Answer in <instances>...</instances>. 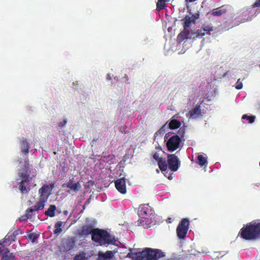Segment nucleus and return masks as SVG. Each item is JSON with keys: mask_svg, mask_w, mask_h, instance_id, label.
Instances as JSON below:
<instances>
[{"mask_svg": "<svg viewBox=\"0 0 260 260\" xmlns=\"http://www.w3.org/2000/svg\"><path fill=\"white\" fill-rule=\"evenodd\" d=\"M127 257L133 260H164L166 254L159 249L146 247L140 252L128 253Z\"/></svg>", "mask_w": 260, "mask_h": 260, "instance_id": "nucleus-1", "label": "nucleus"}, {"mask_svg": "<svg viewBox=\"0 0 260 260\" xmlns=\"http://www.w3.org/2000/svg\"><path fill=\"white\" fill-rule=\"evenodd\" d=\"M238 236L246 241L255 240L260 238V222H251L241 229Z\"/></svg>", "mask_w": 260, "mask_h": 260, "instance_id": "nucleus-2", "label": "nucleus"}, {"mask_svg": "<svg viewBox=\"0 0 260 260\" xmlns=\"http://www.w3.org/2000/svg\"><path fill=\"white\" fill-rule=\"evenodd\" d=\"M200 15L198 13L192 14L191 16L186 15L184 18L181 20L182 22L183 29L177 37V41L181 43L185 39H189L190 36L193 30L190 28L192 25H194L196 20L199 18Z\"/></svg>", "mask_w": 260, "mask_h": 260, "instance_id": "nucleus-3", "label": "nucleus"}, {"mask_svg": "<svg viewBox=\"0 0 260 260\" xmlns=\"http://www.w3.org/2000/svg\"><path fill=\"white\" fill-rule=\"evenodd\" d=\"M92 240L96 243H99L101 245L114 244L116 242L115 237L110 235L106 230L94 229Z\"/></svg>", "mask_w": 260, "mask_h": 260, "instance_id": "nucleus-4", "label": "nucleus"}, {"mask_svg": "<svg viewBox=\"0 0 260 260\" xmlns=\"http://www.w3.org/2000/svg\"><path fill=\"white\" fill-rule=\"evenodd\" d=\"M24 167L26 169V172H19L18 173L21 180L19 183V188L22 194L25 193L30 190L29 184L32 179V176H30V174L27 172L29 169V163L24 164Z\"/></svg>", "mask_w": 260, "mask_h": 260, "instance_id": "nucleus-5", "label": "nucleus"}, {"mask_svg": "<svg viewBox=\"0 0 260 260\" xmlns=\"http://www.w3.org/2000/svg\"><path fill=\"white\" fill-rule=\"evenodd\" d=\"M213 30V26L211 24H204L202 25L200 29H198L196 31L192 32L189 39H196L203 38L206 34H210V31Z\"/></svg>", "mask_w": 260, "mask_h": 260, "instance_id": "nucleus-6", "label": "nucleus"}, {"mask_svg": "<svg viewBox=\"0 0 260 260\" xmlns=\"http://www.w3.org/2000/svg\"><path fill=\"white\" fill-rule=\"evenodd\" d=\"M189 220L187 218H183L179 223L176 233L177 237L180 239H183L186 237L189 228Z\"/></svg>", "mask_w": 260, "mask_h": 260, "instance_id": "nucleus-7", "label": "nucleus"}, {"mask_svg": "<svg viewBox=\"0 0 260 260\" xmlns=\"http://www.w3.org/2000/svg\"><path fill=\"white\" fill-rule=\"evenodd\" d=\"M167 163L169 169L173 172H176L181 166V161L175 154H168Z\"/></svg>", "mask_w": 260, "mask_h": 260, "instance_id": "nucleus-8", "label": "nucleus"}, {"mask_svg": "<svg viewBox=\"0 0 260 260\" xmlns=\"http://www.w3.org/2000/svg\"><path fill=\"white\" fill-rule=\"evenodd\" d=\"M181 139L176 135L171 137L166 143V146L169 151L173 152L177 150L180 146Z\"/></svg>", "mask_w": 260, "mask_h": 260, "instance_id": "nucleus-9", "label": "nucleus"}, {"mask_svg": "<svg viewBox=\"0 0 260 260\" xmlns=\"http://www.w3.org/2000/svg\"><path fill=\"white\" fill-rule=\"evenodd\" d=\"M53 187V185H43L39 190L40 198L47 201Z\"/></svg>", "mask_w": 260, "mask_h": 260, "instance_id": "nucleus-10", "label": "nucleus"}, {"mask_svg": "<svg viewBox=\"0 0 260 260\" xmlns=\"http://www.w3.org/2000/svg\"><path fill=\"white\" fill-rule=\"evenodd\" d=\"M115 186L119 192L122 194L126 193V182L124 178H119L115 180Z\"/></svg>", "mask_w": 260, "mask_h": 260, "instance_id": "nucleus-11", "label": "nucleus"}, {"mask_svg": "<svg viewBox=\"0 0 260 260\" xmlns=\"http://www.w3.org/2000/svg\"><path fill=\"white\" fill-rule=\"evenodd\" d=\"M94 229L92 225H83L82 226L81 229L78 230V235L80 236H86L91 234L92 236L93 235Z\"/></svg>", "mask_w": 260, "mask_h": 260, "instance_id": "nucleus-12", "label": "nucleus"}, {"mask_svg": "<svg viewBox=\"0 0 260 260\" xmlns=\"http://www.w3.org/2000/svg\"><path fill=\"white\" fill-rule=\"evenodd\" d=\"M202 116L200 105H196V107L190 110L187 113V117L189 118H197Z\"/></svg>", "mask_w": 260, "mask_h": 260, "instance_id": "nucleus-13", "label": "nucleus"}, {"mask_svg": "<svg viewBox=\"0 0 260 260\" xmlns=\"http://www.w3.org/2000/svg\"><path fill=\"white\" fill-rule=\"evenodd\" d=\"M47 202V201L43 200L40 198H39V201L36 203V204L28 209V211L30 212L32 214L35 211H37L40 210H42L44 208L45 206V203Z\"/></svg>", "mask_w": 260, "mask_h": 260, "instance_id": "nucleus-14", "label": "nucleus"}, {"mask_svg": "<svg viewBox=\"0 0 260 260\" xmlns=\"http://www.w3.org/2000/svg\"><path fill=\"white\" fill-rule=\"evenodd\" d=\"M151 211L150 206L148 204L141 205L139 207L138 214L140 216L147 215Z\"/></svg>", "mask_w": 260, "mask_h": 260, "instance_id": "nucleus-15", "label": "nucleus"}, {"mask_svg": "<svg viewBox=\"0 0 260 260\" xmlns=\"http://www.w3.org/2000/svg\"><path fill=\"white\" fill-rule=\"evenodd\" d=\"M30 146L29 143L26 140L21 141V150L22 152L26 156H28Z\"/></svg>", "mask_w": 260, "mask_h": 260, "instance_id": "nucleus-16", "label": "nucleus"}, {"mask_svg": "<svg viewBox=\"0 0 260 260\" xmlns=\"http://www.w3.org/2000/svg\"><path fill=\"white\" fill-rule=\"evenodd\" d=\"M2 256L1 260H15V255L13 253H10L8 248H6L2 253Z\"/></svg>", "mask_w": 260, "mask_h": 260, "instance_id": "nucleus-17", "label": "nucleus"}, {"mask_svg": "<svg viewBox=\"0 0 260 260\" xmlns=\"http://www.w3.org/2000/svg\"><path fill=\"white\" fill-rule=\"evenodd\" d=\"M157 162L158 167L161 172H165L167 171L168 166L167 161H166L165 158L161 157L158 160H157Z\"/></svg>", "mask_w": 260, "mask_h": 260, "instance_id": "nucleus-18", "label": "nucleus"}, {"mask_svg": "<svg viewBox=\"0 0 260 260\" xmlns=\"http://www.w3.org/2000/svg\"><path fill=\"white\" fill-rule=\"evenodd\" d=\"M113 255L111 251H107L105 253L100 252L99 253V260H109Z\"/></svg>", "mask_w": 260, "mask_h": 260, "instance_id": "nucleus-19", "label": "nucleus"}, {"mask_svg": "<svg viewBox=\"0 0 260 260\" xmlns=\"http://www.w3.org/2000/svg\"><path fill=\"white\" fill-rule=\"evenodd\" d=\"M65 186H66L68 188H70L71 190H73L75 192H77L81 188V185L80 183H79V182H78L77 183L73 184L71 186H70V183L69 184H63L62 185V187H65Z\"/></svg>", "mask_w": 260, "mask_h": 260, "instance_id": "nucleus-20", "label": "nucleus"}, {"mask_svg": "<svg viewBox=\"0 0 260 260\" xmlns=\"http://www.w3.org/2000/svg\"><path fill=\"white\" fill-rule=\"evenodd\" d=\"M226 12V9L219 8L217 9H213L211 12V15L213 16L219 17L223 14H225Z\"/></svg>", "mask_w": 260, "mask_h": 260, "instance_id": "nucleus-21", "label": "nucleus"}, {"mask_svg": "<svg viewBox=\"0 0 260 260\" xmlns=\"http://www.w3.org/2000/svg\"><path fill=\"white\" fill-rule=\"evenodd\" d=\"M56 209V207L54 205H50L49 208L47 210L45 211V214L50 217H53L55 216V211Z\"/></svg>", "mask_w": 260, "mask_h": 260, "instance_id": "nucleus-22", "label": "nucleus"}, {"mask_svg": "<svg viewBox=\"0 0 260 260\" xmlns=\"http://www.w3.org/2000/svg\"><path fill=\"white\" fill-rule=\"evenodd\" d=\"M181 125V122L177 119H172L169 124V128L175 129L179 128Z\"/></svg>", "mask_w": 260, "mask_h": 260, "instance_id": "nucleus-23", "label": "nucleus"}, {"mask_svg": "<svg viewBox=\"0 0 260 260\" xmlns=\"http://www.w3.org/2000/svg\"><path fill=\"white\" fill-rule=\"evenodd\" d=\"M63 224V222L60 221H58L56 222L55 224L54 227L55 228V230L54 231V234L58 235L60 234L62 230L61 229V226Z\"/></svg>", "mask_w": 260, "mask_h": 260, "instance_id": "nucleus-24", "label": "nucleus"}, {"mask_svg": "<svg viewBox=\"0 0 260 260\" xmlns=\"http://www.w3.org/2000/svg\"><path fill=\"white\" fill-rule=\"evenodd\" d=\"M170 0H158L156 4V10L159 11L165 7L167 2H169Z\"/></svg>", "mask_w": 260, "mask_h": 260, "instance_id": "nucleus-25", "label": "nucleus"}, {"mask_svg": "<svg viewBox=\"0 0 260 260\" xmlns=\"http://www.w3.org/2000/svg\"><path fill=\"white\" fill-rule=\"evenodd\" d=\"M33 215H34V214H32L30 212L28 211V209H27L25 211V215L22 216L19 218V220L21 221L26 220L27 219L31 218Z\"/></svg>", "mask_w": 260, "mask_h": 260, "instance_id": "nucleus-26", "label": "nucleus"}, {"mask_svg": "<svg viewBox=\"0 0 260 260\" xmlns=\"http://www.w3.org/2000/svg\"><path fill=\"white\" fill-rule=\"evenodd\" d=\"M15 235H13L12 234H10V233H8L5 238L3 239L2 242L4 244L5 243L7 242V241H15Z\"/></svg>", "mask_w": 260, "mask_h": 260, "instance_id": "nucleus-27", "label": "nucleus"}, {"mask_svg": "<svg viewBox=\"0 0 260 260\" xmlns=\"http://www.w3.org/2000/svg\"><path fill=\"white\" fill-rule=\"evenodd\" d=\"M198 160L201 166H203L207 163V158L202 155H199L198 156Z\"/></svg>", "mask_w": 260, "mask_h": 260, "instance_id": "nucleus-28", "label": "nucleus"}, {"mask_svg": "<svg viewBox=\"0 0 260 260\" xmlns=\"http://www.w3.org/2000/svg\"><path fill=\"white\" fill-rule=\"evenodd\" d=\"M242 118L243 119H247L248 120L249 123H252L254 121L255 119V116L254 115L248 116L246 114H244L242 116Z\"/></svg>", "mask_w": 260, "mask_h": 260, "instance_id": "nucleus-29", "label": "nucleus"}, {"mask_svg": "<svg viewBox=\"0 0 260 260\" xmlns=\"http://www.w3.org/2000/svg\"><path fill=\"white\" fill-rule=\"evenodd\" d=\"M28 239L31 240L32 242H35V241L38 239V236L37 234L35 233H32L28 234L27 235Z\"/></svg>", "mask_w": 260, "mask_h": 260, "instance_id": "nucleus-30", "label": "nucleus"}, {"mask_svg": "<svg viewBox=\"0 0 260 260\" xmlns=\"http://www.w3.org/2000/svg\"><path fill=\"white\" fill-rule=\"evenodd\" d=\"M75 245V241L73 239L69 240L66 243V247L68 249V250H71L73 249Z\"/></svg>", "mask_w": 260, "mask_h": 260, "instance_id": "nucleus-31", "label": "nucleus"}, {"mask_svg": "<svg viewBox=\"0 0 260 260\" xmlns=\"http://www.w3.org/2000/svg\"><path fill=\"white\" fill-rule=\"evenodd\" d=\"M242 87H243V84H242V82L240 81V79H239L236 83L235 88L237 89H241L242 88Z\"/></svg>", "mask_w": 260, "mask_h": 260, "instance_id": "nucleus-32", "label": "nucleus"}, {"mask_svg": "<svg viewBox=\"0 0 260 260\" xmlns=\"http://www.w3.org/2000/svg\"><path fill=\"white\" fill-rule=\"evenodd\" d=\"M185 133V128L184 127H181L179 128L178 134L181 137H183Z\"/></svg>", "mask_w": 260, "mask_h": 260, "instance_id": "nucleus-33", "label": "nucleus"}, {"mask_svg": "<svg viewBox=\"0 0 260 260\" xmlns=\"http://www.w3.org/2000/svg\"><path fill=\"white\" fill-rule=\"evenodd\" d=\"M152 157L153 158L156 160H158L161 157H159V154L157 152H155L154 153H153L152 154Z\"/></svg>", "mask_w": 260, "mask_h": 260, "instance_id": "nucleus-34", "label": "nucleus"}, {"mask_svg": "<svg viewBox=\"0 0 260 260\" xmlns=\"http://www.w3.org/2000/svg\"><path fill=\"white\" fill-rule=\"evenodd\" d=\"M6 248L4 244L2 242H0V254H2Z\"/></svg>", "mask_w": 260, "mask_h": 260, "instance_id": "nucleus-35", "label": "nucleus"}, {"mask_svg": "<svg viewBox=\"0 0 260 260\" xmlns=\"http://www.w3.org/2000/svg\"><path fill=\"white\" fill-rule=\"evenodd\" d=\"M165 173L164 174L165 176L167 177L169 180H172L173 179L172 174L173 173L170 174L168 173V171L167 170L165 172Z\"/></svg>", "mask_w": 260, "mask_h": 260, "instance_id": "nucleus-36", "label": "nucleus"}, {"mask_svg": "<svg viewBox=\"0 0 260 260\" xmlns=\"http://www.w3.org/2000/svg\"><path fill=\"white\" fill-rule=\"evenodd\" d=\"M253 8L258 7L260 6V0H256L255 2L252 5Z\"/></svg>", "mask_w": 260, "mask_h": 260, "instance_id": "nucleus-37", "label": "nucleus"}, {"mask_svg": "<svg viewBox=\"0 0 260 260\" xmlns=\"http://www.w3.org/2000/svg\"><path fill=\"white\" fill-rule=\"evenodd\" d=\"M67 123V121L66 120H64L63 121H61L58 123V125L59 127H62L64 126Z\"/></svg>", "mask_w": 260, "mask_h": 260, "instance_id": "nucleus-38", "label": "nucleus"}, {"mask_svg": "<svg viewBox=\"0 0 260 260\" xmlns=\"http://www.w3.org/2000/svg\"><path fill=\"white\" fill-rule=\"evenodd\" d=\"M84 257L80 255V254L79 255H77L75 258H74V260H83Z\"/></svg>", "mask_w": 260, "mask_h": 260, "instance_id": "nucleus-39", "label": "nucleus"}, {"mask_svg": "<svg viewBox=\"0 0 260 260\" xmlns=\"http://www.w3.org/2000/svg\"><path fill=\"white\" fill-rule=\"evenodd\" d=\"M13 235H15V237L16 238V236L19 234V231H15L13 233H12Z\"/></svg>", "mask_w": 260, "mask_h": 260, "instance_id": "nucleus-40", "label": "nucleus"}, {"mask_svg": "<svg viewBox=\"0 0 260 260\" xmlns=\"http://www.w3.org/2000/svg\"><path fill=\"white\" fill-rule=\"evenodd\" d=\"M74 181V179H70V180L66 184H70V186L73 184V182Z\"/></svg>", "mask_w": 260, "mask_h": 260, "instance_id": "nucleus-41", "label": "nucleus"}, {"mask_svg": "<svg viewBox=\"0 0 260 260\" xmlns=\"http://www.w3.org/2000/svg\"><path fill=\"white\" fill-rule=\"evenodd\" d=\"M90 203V200L89 199H88L86 201V202H85L84 204V206H86L87 205H88V204H89Z\"/></svg>", "mask_w": 260, "mask_h": 260, "instance_id": "nucleus-42", "label": "nucleus"}, {"mask_svg": "<svg viewBox=\"0 0 260 260\" xmlns=\"http://www.w3.org/2000/svg\"><path fill=\"white\" fill-rule=\"evenodd\" d=\"M170 136V134L169 133H167L166 136H165V140L166 141L167 139L168 138V137H169Z\"/></svg>", "mask_w": 260, "mask_h": 260, "instance_id": "nucleus-43", "label": "nucleus"}, {"mask_svg": "<svg viewBox=\"0 0 260 260\" xmlns=\"http://www.w3.org/2000/svg\"><path fill=\"white\" fill-rule=\"evenodd\" d=\"M28 162H29V159L28 158V157L27 156V157L26 158H25V159H24V164L27 163V162L28 163Z\"/></svg>", "mask_w": 260, "mask_h": 260, "instance_id": "nucleus-44", "label": "nucleus"}, {"mask_svg": "<svg viewBox=\"0 0 260 260\" xmlns=\"http://www.w3.org/2000/svg\"><path fill=\"white\" fill-rule=\"evenodd\" d=\"M73 86H76L77 84H75L74 83H73Z\"/></svg>", "mask_w": 260, "mask_h": 260, "instance_id": "nucleus-45", "label": "nucleus"}, {"mask_svg": "<svg viewBox=\"0 0 260 260\" xmlns=\"http://www.w3.org/2000/svg\"><path fill=\"white\" fill-rule=\"evenodd\" d=\"M227 73H228V72L225 73L223 76L224 77L225 76V75L227 74Z\"/></svg>", "mask_w": 260, "mask_h": 260, "instance_id": "nucleus-46", "label": "nucleus"}, {"mask_svg": "<svg viewBox=\"0 0 260 260\" xmlns=\"http://www.w3.org/2000/svg\"><path fill=\"white\" fill-rule=\"evenodd\" d=\"M171 218H169L167 220V221H168V220L170 221V220H171Z\"/></svg>", "mask_w": 260, "mask_h": 260, "instance_id": "nucleus-47", "label": "nucleus"}, {"mask_svg": "<svg viewBox=\"0 0 260 260\" xmlns=\"http://www.w3.org/2000/svg\"><path fill=\"white\" fill-rule=\"evenodd\" d=\"M85 206H83V209H85Z\"/></svg>", "mask_w": 260, "mask_h": 260, "instance_id": "nucleus-48", "label": "nucleus"}, {"mask_svg": "<svg viewBox=\"0 0 260 260\" xmlns=\"http://www.w3.org/2000/svg\"><path fill=\"white\" fill-rule=\"evenodd\" d=\"M259 68H260V64H259Z\"/></svg>", "mask_w": 260, "mask_h": 260, "instance_id": "nucleus-49", "label": "nucleus"}]
</instances>
